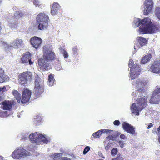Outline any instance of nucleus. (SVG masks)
Here are the masks:
<instances>
[{
  "label": "nucleus",
  "mask_w": 160,
  "mask_h": 160,
  "mask_svg": "<svg viewBox=\"0 0 160 160\" xmlns=\"http://www.w3.org/2000/svg\"><path fill=\"white\" fill-rule=\"evenodd\" d=\"M2 109L4 110H10L15 105V102L13 100H6L1 103Z\"/></svg>",
  "instance_id": "f8f14e48"
},
{
  "label": "nucleus",
  "mask_w": 160,
  "mask_h": 160,
  "mask_svg": "<svg viewBox=\"0 0 160 160\" xmlns=\"http://www.w3.org/2000/svg\"><path fill=\"white\" fill-rule=\"evenodd\" d=\"M157 131L158 133L160 132V126H159L158 128Z\"/></svg>",
  "instance_id": "de8ad7c7"
},
{
  "label": "nucleus",
  "mask_w": 160,
  "mask_h": 160,
  "mask_svg": "<svg viewBox=\"0 0 160 160\" xmlns=\"http://www.w3.org/2000/svg\"><path fill=\"white\" fill-rule=\"evenodd\" d=\"M5 75L0 76V83H2L5 81Z\"/></svg>",
  "instance_id": "f704fd0d"
},
{
  "label": "nucleus",
  "mask_w": 160,
  "mask_h": 160,
  "mask_svg": "<svg viewBox=\"0 0 160 160\" xmlns=\"http://www.w3.org/2000/svg\"><path fill=\"white\" fill-rule=\"evenodd\" d=\"M160 99V88H157L153 92L149 100L150 103L152 104L159 103Z\"/></svg>",
  "instance_id": "6e6552de"
},
{
  "label": "nucleus",
  "mask_w": 160,
  "mask_h": 160,
  "mask_svg": "<svg viewBox=\"0 0 160 160\" xmlns=\"http://www.w3.org/2000/svg\"><path fill=\"white\" fill-rule=\"evenodd\" d=\"M153 4L152 0H145L144 2V4L145 6L143 12L144 15H147L151 12L153 6Z\"/></svg>",
  "instance_id": "1a4fd4ad"
},
{
  "label": "nucleus",
  "mask_w": 160,
  "mask_h": 160,
  "mask_svg": "<svg viewBox=\"0 0 160 160\" xmlns=\"http://www.w3.org/2000/svg\"><path fill=\"white\" fill-rule=\"evenodd\" d=\"M4 89H6L5 87L2 88H1V90L2 91H3V90Z\"/></svg>",
  "instance_id": "8fccbe9b"
},
{
  "label": "nucleus",
  "mask_w": 160,
  "mask_h": 160,
  "mask_svg": "<svg viewBox=\"0 0 160 160\" xmlns=\"http://www.w3.org/2000/svg\"><path fill=\"white\" fill-rule=\"evenodd\" d=\"M134 62L132 59H130L129 61L128 67L131 68L134 65Z\"/></svg>",
  "instance_id": "2f4dec72"
},
{
  "label": "nucleus",
  "mask_w": 160,
  "mask_h": 160,
  "mask_svg": "<svg viewBox=\"0 0 160 160\" xmlns=\"http://www.w3.org/2000/svg\"><path fill=\"white\" fill-rule=\"evenodd\" d=\"M2 0H0V5L1 4L2 2Z\"/></svg>",
  "instance_id": "864d4df0"
},
{
  "label": "nucleus",
  "mask_w": 160,
  "mask_h": 160,
  "mask_svg": "<svg viewBox=\"0 0 160 160\" xmlns=\"http://www.w3.org/2000/svg\"><path fill=\"white\" fill-rule=\"evenodd\" d=\"M30 154L29 152L24 149L20 148L14 150L12 153V156L14 159H19L22 157L29 155Z\"/></svg>",
  "instance_id": "0eeeda50"
},
{
  "label": "nucleus",
  "mask_w": 160,
  "mask_h": 160,
  "mask_svg": "<svg viewBox=\"0 0 160 160\" xmlns=\"http://www.w3.org/2000/svg\"><path fill=\"white\" fill-rule=\"evenodd\" d=\"M141 70L138 65L134 64L130 69V77L131 79H134L137 78L140 74Z\"/></svg>",
  "instance_id": "9d476101"
},
{
  "label": "nucleus",
  "mask_w": 160,
  "mask_h": 160,
  "mask_svg": "<svg viewBox=\"0 0 160 160\" xmlns=\"http://www.w3.org/2000/svg\"><path fill=\"white\" fill-rule=\"evenodd\" d=\"M153 124L151 123H150L149 125H148V129H150L151 127H153Z\"/></svg>",
  "instance_id": "49530a36"
},
{
  "label": "nucleus",
  "mask_w": 160,
  "mask_h": 160,
  "mask_svg": "<svg viewBox=\"0 0 160 160\" xmlns=\"http://www.w3.org/2000/svg\"><path fill=\"white\" fill-rule=\"evenodd\" d=\"M58 66H59V69H58V68L57 67L56 68V69H57V70H60V68H61V66H60V65H59Z\"/></svg>",
  "instance_id": "09e8293b"
},
{
  "label": "nucleus",
  "mask_w": 160,
  "mask_h": 160,
  "mask_svg": "<svg viewBox=\"0 0 160 160\" xmlns=\"http://www.w3.org/2000/svg\"><path fill=\"white\" fill-rule=\"evenodd\" d=\"M112 144L111 143H108L106 146L105 147V149L106 151L108 150L109 149L112 147Z\"/></svg>",
  "instance_id": "e433bc0d"
},
{
  "label": "nucleus",
  "mask_w": 160,
  "mask_h": 160,
  "mask_svg": "<svg viewBox=\"0 0 160 160\" xmlns=\"http://www.w3.org/2000/svg\"><path fill=\"white\" fill-rule=\"evenodd\" d=\"M122 127L124 130L127 132L132 135L135 134L134 128L129 123L126 122H124L122 124Z\"/></svg>",
  "instance_id": "ddd939ff"
},
{
  "label": "nucleus",
  "mask_w": 160,
  "mask_h": 160,
  "mask_svg": "<svg viewBox=\"0 0 160 160\" xmlns=\"http://www.w3.org/2000/svg\"><path fill=\"white\" fill-rule=\"evenodd\" d=\"M55 80L54 79V76L52 74H50L48 76V84L50 86H52L54 83Z\"/></svg>",
  "instance_id": "a878e982"
},
{
  "label": "nucleus",
  "mask_w": 160,
  "mask_h": 160,
  "mask_svg": "<svg viewBox=\"0 0 160 160\" xmlns=\"http://www.w3.org/2000/svg\"><path fill=\"white\" fill-rule=\"evenodd\" d=\"M78 50L76 47H74L72 48V51L73 54H75L78 52Z\"/></svg>",
  "instance_id": "4c0bfd02"
},
{
  "label": "nucleus",
  "mask_w": 160,
  "mask_h": 160,
  "mask_svg": "<svg viewBox=\"0 0 160 160\" xmlns=\"http://www.w3.org/2000/svg\"><path fill=\"white\" fill-rule=\"evenodd\" d=\"M118 152V149L117 148H115L112 149L111 152V154L112 156L116 155Z\"/></svg>",
  "instance_id": "7c9ffc66"
},
{
  "label": "nucleus",
  "mask_w": 160,
  "mask_h": 160,
  "mask_svg": "<svg viewBox=\"0 0 160 160\" xmlns=\"http://www.w3.org/2000/svg\"><path fill=\"white\" fill-rule=\"evenodd\" d=\"M134 23L136 27L140 26L139 31L142 34L155 33L160 31V26L152 24L151 19L148 18L142 20L137 19L134 21Z\"/></svg>",
  "instance_id": "f257e3e1"
},
{
  "label": "nucleus",
  "mask_w": 160,
  "mask_h": 160,
  "mask_svg": "<svg viewBox=\"0 0 160 160\" xmlns=\"http://www.w3.org/2000/svg\"><path fill=\"white\" fill-rule=\"evenodd\" d=\"M120 122L119 120H116L113 122V124L115 125L118 126L120 124Z\"/></svg>",
  "instance_id": "ea45409f"
},
{
  "label": "nucleus",
  "mask_w": 160,
  "mask_h": 160,
  "mask_svg": "<svg viewBox=\"0 0 160 160\" xmlns=\"http://www.w3.org/2000/svg\"><path fill=\"white\" fill-rule=\"evenodd\" d=\"M23 15L22 12L17 11L16 12L13 17V19H19L22 17Z\"/></svg>",
  "instance_id": "cd10ccee"
},
{
  "label": "nucleus",
  "mask_w": 160,
  "mask_h": 160,
  "mask_svg": "<svg viewBox=\"0 0 160 160\" xmlns=\"http://www.w3.org/2000/svg\"><path fill=\"white\" fill-rule=\"evenodd\" d=\"M60 51L63 54L65 58H67L68 57L67 52L64 49L62 48H60Z\"/></svg>",
  "instance_id": "c85d7f7f"
},
{
  "label": "nucleus",
  "mask_w": 160,
  "mask_h": 160,
  "mask_svg": "<svg viewBox=\"0 0 160 160\" xmlns=\"http://www.w3.org/2000/svg\"><path fill=\"white\" fill-rule=\"evenodd\" d=\"M23 45L22 40L17 38L12 44V46L14 48H18L21 46Z\"/></svg>",
  "instance_id": "412c9836"
},
{
  "label": "nucleus",
  "mask_w": 160,
  "mask_h": 160,
  "mask_svg": "<svg viewBox=\"0 0 160 160\" xmlns=\"http://www.w3.org/2000/svg\"><path fill=\"white\" fill-rule=\"evenodd\" d=\"M12 94L15 97L18 103H20L21 101V95L16 90H13Z\"/></svg>",
  "instance_id": "4be33fe9"
},
{
  "label": "nucleus",
  "mask_w": 160,
  "mask_h": 160,
  "mask_svg": "<svg viewBox=\"0 0 160 160\" xmlns=\"http://www.w3.org/2000/svg\"><path fill=\"white\" fill-rule=\"evenodd\" d=\"M4 75V70L1 68H0V76Z\"/></svg>",
  "instance_id": "79ce46f5"
},
{
  "label": "nucleus",
  "mask_w": 160,
  "mask_h": 160,
  "mask_svg": "<svg viewBox=\"0 0 160 160\" xmlns=\"http://www.w3.org/2000/svg\"><path fill=\"white\" fill-rule=\"evenodd\" d=\"M126 137L123 134H121L120 136V138L121 139H124Z\"/></svg>",
  "instance_id": "a18cd8bd"
},
{
  "label": "nucleus",
  "mask_w": 160,
  "mask_h": 160,
  "mask_svg": "<svg viewBox=\"0 0 160 160\" xmlns=\"http://www.w3.org/2000/svg\"><path fill=\"white\" fill-rule=\"evenodd\" d=\"M32 2L34 5H35L36 7H39L41 4L40 2L38 0H33Z\"/></svg>",
  "instance_id": "c756f323"
},
{
  "label": "nucleus",
  "mask_w": 160,
  "mask_h": 160,
  "mask_svg": "<svg viewBox=\"0 0 160 160\" xmlns=\"http://www.w3.org/2000/svg\"><path fill=\"white\" fill-rule=\"evenodd\" d=\"M113 137L112 135H109L106 137V139L107 140H112Z\"/></svg>",
  "instance_id": "37998d69"
},
{
  "label": "nucleus",
  "mask_w": 160,
  "mask_h": 160,
  "mask_svg": "<svg viewBox=\"0 0 160 160\" xmlns=\"http://www.w3.org/2000/svg\"><path fill=\"white\" fill-rule=\"evenodd\" d=\"M17 24V22L13 23H12V22L11 23H9L8 24V26L11 28H12L13 27H15Z\"/></svg>",
  "instance_id": "72a5a7b5"
},
{
  "label": "nucleus",
  "mask_w": 160,
  "mask_h": 160,
  "mask_svg": "<svg viewBox=\"0 0 160 160\" xmlns=\"http://www.w3.org/2000/svg\"><path fill=\"white\" fill-rule=\"evenodd\" d=\"M117 158H114V159H112V160H117Z\"/></svg>",
  "instance_id": "5fc2aeb1"
},
{
  "label": "nucleus",
  "mask_w": 160,
  "mask_h": 160,
  "mask_svg": "<svg viewBox=\"0 0 160 160\" xmlns=\"http://www.w3.org/2000/svg\"><path fill=\"white\" fill-rule=\"evenodd\" d=\"M40 78H37L35 80V86L33 90L34 95L36 98L40 97L44 91V87L40 83Z\"/></svg>",
  "instance_id": "423d86ee"
},
{
  "label": "nucleus",
  "mask_w": 160,
  "mask_h": 160,
  "mask_svg": "<svg viewBox=\"0 0 160 160\" xmlns=\"http://www.w3.org/2000/svg\"><path fill=\"white\" fill-rule=\"evenodd\" d=\"M90 150V147L88 146H87L84 150L83 154H85L89 151Z\"/></svg>",
  "instance_id": "473e14b6"
},
{
  "label": "nucleus",
  "mask_w": 160,
  "mask_h": 160,
  "mask_svg": "<svg viewBox=\"0 0 160 160\" xmlns=\"http://www.w3.org/2000/svg\"><path fill=\"white\" fill-rule=\"evenodd\" d=\"M151 55H145L142 59L141 62L142 64H145L149 61L151 58Z\"/></svg>",
  "instance_id": "bb28decb"
},
{
  "label": "nucleus",
  "mask_w": 160,
  "mask_h": 160,
  "mask_svg": "<svg viewBox=\"0 0 160 160\" xmlns=\"http://www.w3.org/2000/svg\"><path fill=\"white\" fill-rule=\"evenodd\" d=\"M42 42V39L38 37L34 36L32 37L30 40V42L33 47L37 49L40 46Z\"/></svg>",
  "instance_id": "4468645a"
},
{
  "label": "nucleus",
  "mask_w": 160,
  "mask_h": 160,
  "mask_svg": "<svg viewBox=\"0 0 160 160\" xmlns=\"http://www.w3.org/2000/svg\"><path fill=\"white\" fill-rule=\"evenodd\" d=\"M62 153H55L51 155V157L53 160H70L66 157H62Z\"/></svg>",
  "instance_id": "f3484780"
},
{
  "label": "nucleus",
  "mask_w": 160,
  "mask_h": 160,
  "mask_svg": "<svg viewBox=\"0 0 160 160\" xmlns=\"http://www.w3.org/2000/svg\"><path fill=\"white\" fill-rule=\"evenodd\" d=\"M145 86V83L143 81H137L136 87L138 88V90L139 91H142L143 88Z\"/></svg>",
  "instance_id": "b1692460"
},
{
  "label": "nucleus",
  "mask_w": 160,
  "mask_h": 160,
  "mask_svg": "<svg viewBox=\"0 0 160 160\" xmlns=\"http://www.w3.org/2000/svg\"><path fill=\"white\" fill-rule=\"evenodd\" d=\"M0 160H3V157L0 156Z\"/></svg>",
  "instance_id": "3c124183"
},
{
  "label": "nucleus",
  "mask_w": 160,
  "mask_h": 160,
  "mask_svg": "<svg viewBox=\"0 0 160 160\" xmlns=\"http://www.w3.org/2000/svg\"><path fill=\"white\" fill-rule=\"evenodd\" d=\"M37 22L38 23V28L40 30L47 29L48 27V22L49 18L44 13H40L38 14L36 18Z\"/></svg>",
  "instance_id": "20e7f679"
},
{
  "label": "nucleus",
  "mask_w": 160,
  "mask_h": 160,
  "mask_svg": "<svg viewBox=\"0 0 160 160\" xmlns=\"http://www.w3.org/2000/svg\"><path fill=\"white\" fill-rule=\"evenodd\" d=\"M60 8V6L58 3H54L52 7V10L51 12L52 14L53 15L57 14Z\"/></svg>",
  "instance_id": "6ab92c4d"
},
{
  "label": "nucleus",
  "mask_w": 160,
  "mask_h": 160,
  "mask_svg": "<svg viewBox=\"0 0 160 160\" xmlns=\"http://www.w3.org/2000/svg\"><path fill=\"white\" fill-rule=\"evenodd\" d=\"M55 53L52 50H48L46 51L43 56V58L38 59V63L40 69L45 71L48 70L49 63L47 62L52 61L55 59Z\"/></svg>",
  "instance_id": "f03ea898"
},
{
  "label": "nucleus",
  "mask_w": 160,
  "mask_h": 160,
  "mask_svg": "<svg viewBox=\"0 0 160 160\" xmlns=\"http://www.w3.org/2000/svg\"><path fill=\"white\" fill-rule=\"evenodd\" d=\"M33 77L31 72H24L18 76L19 83L21 85L27 84L28 81H31Z\"/></svg>",
  "instance_id": "39448f33"
},
{
  "label": "nucleus",
  "mask_w": 160,
  "mask_h": 160,
  "mask_svg": "<svg viewBox=\"0 0 160 160\" xmlns=\"http://www.w3.org/2000/svg\"><path fill=\"white\" fill-rule=\"evenodd\" d=\"M102 130H103V133H106L107 134H108L109 133H111L113 131L112 130H109V129H102Z\"/></svg>",
  "instance_id": "c9c22d12"
},
{
  "label": "nucleus",
  "mask_w": 160,
  "mask_h": 160,
  "mask_svg": "<svg viewBox=\"0 0 160 160\" xmlns=\"http://www.w3.org/2000/svg\"><path fill=\"white\" fill-rule=\"evenodd\" d=\"M137 107L136 104L133 103L130 107L132 112L134 113L136 115L139 114V111H141L145 108L148 103L147 98L145 96H143L137 98L136 100Z\"/></svg>",
  "instance_id": "7ed1b4c3"
},
{
  "label": "nucleus",
  "mask_w": 160,
  "mask_h": 160,
  "mask_svg": "<svg viewBox=\"0 0 160 160\" xmlns=\"http://www.w3.org/2000/svg\"><path fill=\"white\" fill-rule=\"evenodd\" d=\"M31 55L28 52H27L23 54L21 58V61L23 63H27L29 62V64L31 65L33 63V62L31 60Z\"/></svg>",
  "instance_id": "2eb2a0df"
},
{
  "label": "nucleus",
  "mask_w": 160,
  "mask_h": 160,
  "mask_svg": "<svg viewBox=\"0 0 160 160\" xmlns=\"http://www.w3.org/2000/svg\"><path fill=\"white\" fill-rule=\"evenodd\" d=\"M38 143L42 142L44 143L47 144L48 142V141L44 136L41 134H39L38 138Z\"/></svg>",
  "instance_id": "393cba45"
},
{
  "label": "nucleus",
  "mask_w": 160,
  "mask_h": 160,
  "mask_svg": "<svg viewBox=\"0 0 160 160\" xmlns=\"http://www.w3.org/2000/svg\"><path fill=\"white\" fill-rule=\"evenodd\" d=\"M118 143L120 147L122 148L124 146L125 143L122 141H120Z\"/></svg>",
  "instance_id": "58836bf2"
},
{
  "label": "nucleus",
  "mask_w": 160,
  "mask_h": 160,
  "mask_svg": "<svg viewBox=\"0 0 160 160\" xmlns=\"http://www.w3.org/2000/svg\"><path fill=\"white\" fill-rule=\"evenodd\" d=\"M116 158H117V160H122V157L120 155H118Z\"/></svg>",
  "instance_id": "c03bdc74"
},
{
  "label": "nucleus",
  "mask_w": 160,
  "mask_h": 160,
  "mask_svg": "<svg viewBox=\"0 0 160 160\" xmlns=\"http://www.w3.org/2000/svg\"><path fill=\"white\" fill-rule=\"evenodd\" d=\"M38 118H39V120H35L34 121V124H35L36 125V126L37 125V124L39 123L40 122L41 120V117H38Z\"/></svg>",
  "instance_id": "a19ab883"
},
{
  "label": "nucleus",
  "mask_w": 160,
  "mask_h": 160,
  "mask_svg": "<svg viewBox=\"0 0 160 160\" xmlns=\"http://www.w3.org/2000/svg\"><path fill=\"white\" fill-rule=\"evenodd\" d=\"M137 41L138 43L136 45L139 48H141L145 45L147 43L146 39L141 37H139L137 38Z\"/></svg>",
  "instance_id": "aec40b11"
},
{
  "label": "nucleus",
  "mask_w": 160,
  "mask_h": 160,
  "mask_svg": "<svg viewBox=\"0 0 160 160\" xmlns=\"http://www.w3.org/2000/svg\"><path fill=\"white\" fill-rule=\"evenodd\" d=\"M103 160L102 159H99V160Z\"/></svg>",
  "instance_id": "6e6d98bb"
},
{
  "label": "nucleus",
  "mask_w": 160,
  "mask_h": 160,
  "mask_svg": "<svg viewBox=\"0 0 160 160\" xmlns=\"http://www.w3.org/2000/svg\"><path fill=\"white\" fill-rule=\"evenodd\" d=\"M103 130L102 129L92 134L91 137V138L96 139L99 138L101 134L103 133Z\"/></svg>",
  "instance_id": "5701e85b"
},
{
  "label": "nucleus",
  "mask_w": 160,
  "mask_h": 160,
  "mask_svg": "<svg viewBox=\"0 0 160 160\" xmlns=\"http://www.w3.org/2000/svg\"><path fill=\"white\" fill-rule=\"evenodd\" d=\"M158 140L160 143V136H159L158 137Z\"/></svg>",
  "instance_id": "603ef678"
},
{
  "label": "nucleus",
  "mask_w": 160,
  "mask_h": 160,
  "mask_svg": "<svg viewBox=\"0 0 160 160\" xmlns=\"http://www.w3.org/2000/svg\"><path fill=\"white\" fill-rule=\"evenodd\" d=\"M31 95V91L27 89H24L22 96L21 102L22 103H25L28 102Z\"/></svg>",
  "instance_id": "9b49d317"
},
{
  "label": "nucleus",
  "mask_w": 160,
  "mask_h": 160,
  "mask_svg": "<svg viewBox=\"0 0 160 160\" xmlns=\"http://www.w3.org/2000/svg\"><path fill=\"white\" fill-rule=\"evenodd\" d=\"M39 135V134L37 132L31 134L29 136V138L32 142L38 144V143Z\"/></svg>",
  "instance_id": "a211bd4d"
},
{
  "label": "nucleus",
  "mask_w": 160,
  "mask_h": 160,
  "mask_svg": "<svg viewBox=\"0 0 160 160\" xmlns=\"http://www.w3.org/2000/svg\"><path fill=\"white\" fill-rule=\"evenodd\" d=\"M150 71L155 73H160V61H155L150 68Z\"/></svg>",
  "instance_id": "dca6fc26"
}]
</instances>
